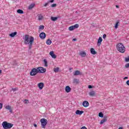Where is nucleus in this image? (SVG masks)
Instances as JSON below:
<instances>
[{
    "label": "nucleus",
    "instance_id": "1",
    "mask_svg": "<svg viewBox=\"0 0 129 129\" xmlns=\"http://www.w3.org/2000/svg\"><path fill=\"white\" fill-rule=\"evenodd\" d=\"M23 39L24 40V44L25 45H29V49L31 50V49H32V46L35 40L34 37H30V35H25L23 37Z\"/></svg>",
    "mask_w": 129,
    "mask_h": 129
},
{
    "label": "nucleus",
    "instance_id": "2",
    "mask_svg": "<svg viewBox=\"0 0 129 129\" xmlns=\"http://www.w3.org/2000/svg\"><path fill=\"white\" fill-rule=\"evenodd\" d=\"M46 71H47V70L42 67H39L37 69L33 68L30 72V75L31 76H35V75H37L38 73H45Z\"/></svg>",
    "mask_w": 129,
    "mask_h": 129
},
{
    "label": "nucleus",
    "instance_id": "3",
    "mask_svg": "<svg viewBox=\"0 0 129 129\" xmlns=\"http://www.w3.org/2000/svg\"><path fill=\"white\" fill-rule=\"evenodd\" d=\"M116 49L120 53H124L125 52V47H124L123 44L121 43H119L116 45Z\"/></svg>",
    "mask_w": 129,
    "mask_h": 129
},
{
    "label": "nucleus",
    "instance_id": "4",
    "mask_svg": "<svg viewBox=\"0 0 129 129\" xmlns=\"http://www.w3.org/2000/svg\"><path fill=\"white\" fill-rule=\"evenodd\" d=\"M2 126L3 128L4 129H10L13 127V126H14V124L11 123H9L7 121H4L2 123Z\"/></svg>",
    "mask_w": 129,
    "mask_h": 129
},
{
    "label": "nucleus",
    "instance_id": "5",
    "mask_svg": "<svg viewBox=\"0 0 129 129\" xmlns=\"http://www.w3.org/2000/svg\"><path fill=\"white\" fill-rule=\"evenodd\" d=\"M40 122L43 128H45V127L48 123V120L45 118H42L40 119Z\"/></svg>",
    "mask_w": 129,
    "mask_h": 129
},
{
    "label": "nucleus",
    "instance_id": "6",
    "mask_svg": "<svg viewBox=\"0 0 129 129\" xmlns=\"http://www.w3.org/2000/svg\"><path fill=\"white\" fill-rule=\"evenodd\" d=\"M39 37L40 39H45L46 38V33H45L44 32H41L39 34Z\"/></svg>",
    "mask_w": 129,
    "mask_h": 129
},
{
    "label": "nucleus",
    "instance_id": "7",
    "mask_svg": "<svg viewBox=\"0 0 129 129\" xmlns=\"http://www.w3.org/2000/svg\"><path fill=\"white\" fill-rule=\"evenodd\" d=\"M49 55L53 58V59H56L57 58V55L54 54V51H51L49 52Z\"/></svg>",
    "mask_w": 129,
    "mask_h": 129
},
{
    "label": "nucleus",
    "instance_id": "8",
    "mask_svg": "<svg viewBox=\"0 0 129 129\" xmlns=\"http://www.w3.org/2000/svg\"><path fill=\"white\" fill-rule=\"evenodd\" d=\"M5 108L6 109H8V110H9L10 112H11V113H13V110L12 109V106H10V105H7L5 106Z\"/></svg>",
    "mask_w": 129,
    "mask_h": 129
},
{
    "label": "nucleus",
    "instance_id": "9",
    "mask_svg": "<svg viewBox=\"0 0 129 129\" xmlns=\"http://www.w3.org/2000/svg\"><path fill=\"white\" fill-rule=\"evenodd\" d=\"M38 87H39V89L40 90H42L43 89V87H44V83H39L38 85Z\"/></svg>",
    "mask_w": 129,
    "mask_h": 129
},
{
    "label": "nucleus",
    "instance_id": "10",
    "mask_svg": "<svg viewBox=\"0 0 129 129\" xmlns=\"http://www.w3.org/2000/svg\"><path fill=\"white\" fill-rule=\"evenodd\" d=\"M80 56L81 57H85L86 56V52L85 51H81L79 52Z\"/></svg>",
    "mask_w": 129,
    "mask_h": 129
},
{
    "label": "nucleus",
    "instance_id": "11",
    "mask_svg": "<svg viewBox=\"0 0 129 129\" xmlns=\"http://www.w3.org/2000/svg\"><path fill=\"white\" fill-rule=\"evenodd\" d=\"M83 105L84 107H87L89 106V103L87 101H84L83 102Z\"/></svg>",
    "mask_w": 129,
    "mask_h": 129
},
{
    "label": "nucleus",
    "instance_id": "12",
    "mask_svg": "<svg viewBox=\"0 0 129 129\" xmlns=\"http://www.w3.org/2000/svg\"><path fill=\"white\" fill-rule=\"evenodd\" d=\"M65 91H66V92H67V93H69V92L71 91V88H70L69 86H67L66 87Z\"/></svg>",
    "mask_w": 129,
    "mask_h": 129
},
{
    "label": "nucleus",
    "instance_id": "13",
    "mask_svg": "<svg viewBox=\"0 0 129 129\" xmlns=\"http://www.w3.org/2000/svg\"><path fill=\"white\" fill-rule=\"evenodd\" d=\"M101 42H102V38L100 37L98 40L97 46H100V45H101Z\"/></svg>",
    "mask_w": 129,
    "mask_h": 129
},
{
    "label": "nucleus",
    "instance_id": "14",
    "mask_svg": "<svg viewBox=\"0 0 129 129\" xmlns=\"http://www.w3.org/2000/svg\"><path fill=\"white\" fill-rule=\"evenodd\" d=\"M90 52L91 54H92V55H95V54L97 53V52L95 51V50L93 48H91L90 49Z\"/></svg>",
    "mask_w": 129,
    "mask_h": 129
},
{
    "label": "nucleus",
    "instance_id": "15",
    "mask_svg": "<svg viewBox=\"0 0 129 129\" xmlns=\"http://www.w3.org/2000/svg\"><path fill=\"white\" fill-rule=\"evenodd\" d=\"M84 113V111H80L79 110H77L76 111V114H78L79 115H81V114H82V113Z\"/></svg>",
    "mask_w": 129,
    "mask_h": 129
},
{
    "label": "nucleus",
    "instance_id": "16",
    "mask_svg": "<svg viewBox=\"0 0 129 129\" xmlns=\"http://www.w3.org/2000/svg\"><path fill=\"white\" fill-rule=\"evenodd\" d=\"M18 34V32H13L11 34H10L9 35V36H10L11 37V38H14L15 36H16V35Z\"/></svg>",
    "mask_w": 129,
    "mask_h": 129
},
{
    "label": "nucleus",
    "instance_id": "17",
    "mask_svg": "<svg viewBox=\"0 0 129 129\" xmlns=\"http://www.w3.org/2000/svg\"><path fill=\"white\" fill-rule=\"evenodd\" d=\"M35 6H36V4H32L28 7V10H32L33 8L35 7Z\"/></svg>",
    "mask_w": 129,
    "mask_h": 129
},
{
    "label": "nucleus",
    "instance_id": "18",
    "mask_svg": "<svg viewBox=\"0 0 129 129\" xmlns=\"http://www.w3.org/2000/svg\"><path fill=\"white\" fill-rule=\"evenodd\" d=\"M89 95L90 96L94 97L95 96V92L94 91H91L89 93Z\"/></svg>",
    "mask_w": 129,
    "mask_h": 129
},
{
    "label": "nucleus",
    "instance_id": "19",
    "mask_svg": "<svg viewBox=\"0 0 129 129\" xmlns=\"http://www.w3.org/2000/svg\"><path fill=\"white\" fill-rule=\"evenodd\" d=\"M73 83H74L75 84H79V83H80V82L78 79H75L73 81Z\"/></svg>",
    "mask_w": 129,
    "mask_h": 129
},
{
    "label": "nucleus",
    "instance_id": "20",
    "mask_svg": "<svg viewBox=\"0 0 129 129\" xmlns=\"http://www.w3.org/2000/svg\"><path fill=\"white\" fill-rule=\"evenodd\" d=\"M74 76H77V75H80V71L77 70L75 72L74 74Z\"/></svg>",
    "mask_w": 129,
    "mask_h": 129
},
{
    "label": "nucleus",
    "instance_id": "21",
    "mask_svg": "<svg viewBox=\"0 0 129 129\" xmlns=\"http://www.w3.org/2000/svg\"><path fill=\"white\" fill-rule=\"evenodd\" d=\"M43 63L44 64L45 67H48V61H47V59H44L43 60Z\"/></svg>",
    "mask_w": 129,
    "mask_h": 129
},
{
    "label": "nucleus",
    "instance_id": "22",
    "mask_svg": "<svg viewBox=\"0 0 129 129\" xmlns=\"http://www.w3.org/2000/svg\"><path fill=\"white\" fill-rule=\"evenodd\" d=\"M107 120V119H106V118H104V119H102L100 121V124H103V123H104V122H105V121H106Z\"/></svg>",
    "mask_w": 129,
    "mask_h": 129
},
{
    "label": "nucleus",
    "instance_id": "23",
    "mask_svg": "<svg viewBox=\"0 0 129 129\" xmlns=\"http://www.w3.org/2000/svg\"><path fill=\"white\" fill-rule=\"evenodd\" d=\"M50 19L51 20V21H52L53 22H55L56 21H57L58 20V17H51L50 18Z\"/></svg>",
    "mask_w": 129,
    "mask_h": 129
},
{
    "label": "nucleus",
    "instance_id": "24",
    "mask_svg": "<svg viewBox=\"0 0 129 129\" xmlns=\"http://www.w3.org/2000/svg\"><path fill=\"white\" fill-rule=\"evenodd\" d=\"M38 20L39 21H41V20H43V17L42 15L40 14L38 16Z\"/></svg>",
    "mask_w": 129,
    "mask_h": 129
},
{
    "label": "nucleus",
    "instance_id": "25",
    "mask_svg": "<svg viewBox=\"0 0 129 129\" xmlns=\"http://www.w3.org/2000/svg\"><path fill=\"white\" fill-rule=\"evenodd\" d=\"M46 44L47 45H50V44H52V41L50 39H47L46 41Z\"/></svg>",
    "mask_w": 129,
    "mask_h": 129
},
{
    "label": "nucleus",
    "instance_id": "26",
    "mask_svg": "<svg viewBox=\"0 0 129 129\" xmlns=\"http://www.w3.org/2000/svg\"><path fill=\"white\" fill-rule=\"evenodd\" d=\"M18 14H24V11L21 9H19L17 10Z\"/></svg>",
    "mask_w": 129,
    "mask_h": 129
},
{
    "label": "nucleus",
    "instance_id": "27",
    "mask_svg": "<svg viewBox=\"0 0 129 129\" xmlns=\"http://www.w3.org/2000/svg\"><path fill=\"white\" fill-rule=\"evenodd\" d=\"M118 24H119V22L117 21L115 25V29H117L118 27Z\"/></svg>",
    "mask_w": 129,
    "mask_h": 129
},
{
    "label": "nucleus",
    "instance_id": "28",
    "mask_svg": "<svg viewBox=\"0 0 129 129\" xmlns=\"http://www.w3.org/2000/svg\"><path fill=\"white\" fill-rule=\"evenodd\" d=\"M74 27V29H77V28H79V25L78 24H75V25L73 26Z\"/></svg>",
    "mask_w": 129,
    "mask_h": 129
},
{
    "label": "nucleus",
    "instance_id": "29",
    "mask_svg": "<svg viewBox=\"0 0 129 129\" xmlns=\"http://www.w3.org/2000/svg\"><path fill=\"white\" fill-rule=\"evenodd\" d=\"M69 31H73V30H75L74 27H73V26H71L69 28Z\"/></svg>",
    "mask_w": 129,
    "mask_h": 129
},
{
    "label": "nucleus",
    "instance_id": "30",
    "mask_svg": "<svg viewBox=\"0 0 129 129\" xmlns=\"http://www.w3.org/2000/svg\"><path fill=\"white\" fill-rule=\"evenodd\" d=\"M59 68H54V72L56 73V72H58V71H59Z\"/></svg>",
    "mask_w": 129,
    "mask_h": 129
},
{
    "label": "nucleus",
    "instance_id": "31",
    "mask_svg": "<svg viewBox=\"0 0 129 129\" xmlns=\"http://www.w3.org/2000/svg\"><path fill=\"white\" fill-rule=\"evenodd\" d=\"M99 117H103V113H102V112H100L99 113Z\"/></svg>",
    "mask_w": 129,
    "mask_h": 129
},
{
    "label": "nucleus",
    "instance_id": "32",
    "mask_svg": "<svg viewBox=\"0 0 129 129\" xmlns=\"http://www.w3.org/2000/svg\"><path fill=\"white\" fill-rule=\"evenodd\" d=\"M44 26L43 25H40L39 26L40 30H44Z\"/></svg>",
    "mask_w": 129,
    "mask_h": 129
},
{
    "label": "nucleus",
    "instance_id": "33",
    "mask_svg": "<svg viewBox=\"0 0 129 129\" xmlns=\"http://www.w3.org/2000/svg\"><path fill=\"white\" fill-rule=\"evenodd\" d=\"M125 62H129V56L125 58Z\"/></svg>",
    "mask_w": 129,
    "mask_h": 129
},
{
    "label": "nucleus",
    "instance_id": "34",
    "mask_svg": "<svg viewBox=\"0 0 129 129\" xmlns=\"http://www.w3.org/2000/svg\"><path fill=\"white\" fill-rule=\"evenodd\" d=\"M57 6V4H54L51 5V8H55V7Z\"/></svg>",
    "mask_w": 129,
    "mask_h": 129
},
{
    "label": "nucleus",
    "instance_id": "35",
    "mask_svg": "<svg viewBox=\"0 0 129 129\" xmlns=\"http://www.w3.org/2000/svg\"><path fill=\"white\" fill-rule=\"evenodd\" d=\"M24 103H25V104H28V103H29V100H27V99H25V100H24Z\"/></svg>",
    "mask_w": 129,
    "mask_h": 129
},
{
    "label": "nucleus",
    "instance_id": "36",
    "mask_svg": "<svg viewBox=\"0 0 129 129\" xmlns=\"http://www.w3.org/2000/svg\"><path fill=\"white\" fill-rule=\"evenodd\" d=\"M125 68H128L129 67V63H126L125 66Z\"/></svg>",
    "mask_w": 129,
    "mask_h": 129
},
{
    "label": "nucleus",
    "instance_id": "37",
    "mask_svg": "<svg viewBox=\"0 0 129 129\" xmlns=\"http://www.w3.org/2000/svg\"><path fill=\"white\" fill-rule=\"evenodd\" d=\"M3 108V104L0 103V109H2Z\"/></svg>",
    "mask_w": 129,
    "mask_h": 129
},
{
    "label": "nucleus",
    "instance_id": "38",
    "mask_svg": "<svg viewBox=\"0 0 129 129\" xmlns=\"http://www.w3.org/2000/svg\"><path fill=\"white\" fill-rule=\"evenodd\" d=\"M49 4V3H45L44 5V7H47L48 6V4Z\"/></svg>",
    "mask_w": 129,
    "mask_h": 129
},
{
    "label": "nucleus",
    "instance_id": "39",
    "mask_svg": "<svg viewBox=\"0 0 129 129\" xmlns=\"http://www.w3.org/2000/svg\"><path fill=\"white\" fill-rule=\"evenodd\" d=\"M103 39H105V38H106V34H103Z\"/></svg>",
    "mask_w": 129,
    "mask_h": 129
},
{
    "label": "nucleus",
    "instance_id": "40",
    "mask_svg": "<svg viewBox=\"0 0 129 129\" xmlns=\"http://www.w3.org/2000/svg\"><path fill=\"white\" fill-rule=\"evenodd\" d=\"M88 88H89V89H91V88H92V86H91V85H89V86H88Z\"/></svg>",
    "mask_w": 129,
    "mask_h": 129
},
{
    "label": "nucleus",
    "instance_id": "41",
    "mask_svg": "<svg viewBox=\"0 0 129 129\" xmlns=\"http://www.w3.org/2000/svg\"><path fill=\"white\" fill-rule=\"evenodd\" d=\"M48 3H54V0H50L48 2Z\"/></svg>",
    "mask_w": 129,
    "mask_h": 129
},
{
    "label": "nucleus",
    "instance_id": "42",
    "mask_svg": "<svg viewBox=\"0 0 129 129\" xmlns=\"http://www.w3.org/2000/svg\"><path fill=\"white\" fill-rule=\"evenodd\" d=\"M81 129H87V128H86V127H85V126H83L81 127Z\"/></svg>",
    "mask_w": 129,
    "mask_h": 129
},
{
    "label": "nucleus",
    "instance_id": "43",
    "mask_svg": "<svg viewBox=\"0 0 129 129\" xmlns=\"http://www.w3.org/2000/svg\"><path fill=\"white\" fill-rule=\"evenodd\" d=\"M126 83L127 85L129 86V80L127 81Z\"/></svg>",
    "mask_w": 129,
    "mask_h": 129
},
{
    "label": "nucleus",
    "instance_id": "44",
    "mask_svg": "<svg viewBox=\"0 0 129 129\" xmlns=\"http://www.w3.org/2000/svg\"><path fill=\"white\" fill-rule=\"evenodd\" d=\"M73 41H77V39H76V38H74V39H73Z\"/></svg>",
    "mask_w": 129,
    "mask_h": 129
},
{
    "label": "nucleus",
    "instance_id": "45",
    "mask_svg": "<svg viewBox=\"0 0 129 129\" xmlns=\"http://www.w3.org/2000/svg\"><path fill=\"white\" fill-rule=\"evenodd\" d=\"M12 90H13V91H16L17 90V89L16 88L12 89Z\"/></svg>",
    "mask_w": 129,
    "mask_h": 129
},
{
    "label": "nucleus",
    "instance_id": "46",
    "mask_svg": "<svg viewBox=\"0 0 129 129\" xmlns=\"http://www.w3.org/2000/svg\"><path fill=\"white\" fill-rule=\"evenodd\" d=\"M33 125H34V126H35V127H37V126L36 124H34Z\"/></svg>",
    "mask_w": 129,
    "mask_h": 129
},
{
    "label": "nucleus",
    "instance_id": "47",
    "mask_svg": "<svg viewBox=\"0 0 129 129\" xmlns=\"http://www.w3.org/2000/svg\"><path fill=\"white\" fill-rule=\"evenodd\" d=\"M128 79V77H125L124 78V79Z\"/></svg>",
    "mask_w": 129,
    "mask_h": 129
},
{
    "label": "nucleus",
    "instance_id": "48",
    "mask_svg": "<svg viewBox=\"0 0 129 129\" xmlns=\"http://www.w3.org/2000/svg\"><path fill=\"white\" fill-rule=\"evenodd\" d=\"M116 8H117V9H118L119 8V7L117 5L116 6Z\"/></svg>",
    "mask_w": 129,
    "mask_h": 129
},
{
    "label": "nucleus",
    "instance_id": "49",
    "mask_svg": "<svg viewBox=\"0 0 129 129\" xmlns=\"http://www.w3.org/2000/svg\"><path fill=\"white\" fill-rule=\"evenodd\" d=\"M0 74H2V70H0Z\"/></svg>",
    "mask_w": 129,
    "mask_h": 129
},
{
    "label": "nucleus",
    "instance_id": "50",
    "mask_svg": "<svg viewBox=\"0 0 129 129\" xmlns=\"http://www.w3.org/2000/svg\"><path fill=\"white\" fill-rule=\"evenodd\" d=\"M70 70H72V68H70Z\"/></svg>",
    "mask_w": 129,
    "mask_h": 129
},
{
    "label": "nucleus",
    "instance_id": "51",
    "mask_svg": "<svg viewBox=\"0 0 129 129\" xmlns=\"http://www.w3.org/2000/svg\"><path fill=\"white\" fill-rule=\"evenodd\" d=\"M66 1H70V0H66Z\"/></svg>",
    "mask_w": 129,
    "mask_h": 129
}]
</instances>
